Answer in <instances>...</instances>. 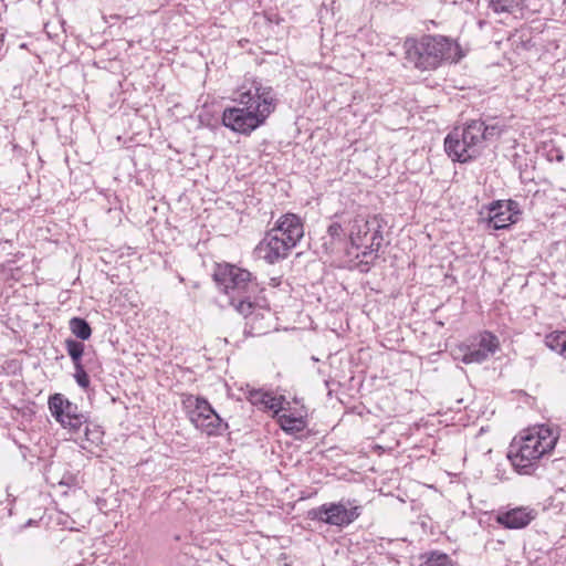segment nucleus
I'll list each match as a JSON object with an SVG mask.
<instances>
[{
	"label": "nucleus",
	"instance_id": "obj_25",
	"mask_svg": "<svg viewBox=\"0 0 566 566\" xmlns=\"http://www.w3.org/2000/svg\"><path fill=\"white\" fill-rule=\"evenodd\" d=\"M74 369H75V374H74L75 381L77 382V385L81 388L86 389L90 386V378H88L87 373L84 369L83 364L75 365Z\"/></svg>",
	"mask_w": 566,
	"mask_h": 566
},
{
	"label": "nucleus",
	"instance_id": "obj_2",
	"mask_svg": "<svg viewBox=\"0 0 566 566\" xmlns=\"http://www.w3.org/2000/svg\"><path fill=\"white\" fill-rule=\"evenodd\" d=\"M503 133L499 123L488 124L482 119H471L462 128L455 127L444 139L447 155L459 163L476 158L486 144L496 140Z\"/></svg>",
	"mask_w": 566,
	"mask_h": 566
},
{
	"label": "nucleus",
	"instance_id": "obj_22",
	"mask_svg": "<svg viewBox=\"0 0 566 566\" xmlns=\"http://www.w3.org/2000/svg\"><path fill=\"white\" fill-rule=\"evenodd\" d=\"M488 6L495 13H512L520 7L518 0H486Z\"/></svg>",
	"mask_w": 566,
	"mask_h": 566
},
{
	"label": "nucleus",
	"instance_id": "obj_19",
	"mask_svg": "<svg viewBox=\"0 0 566 566\" xmlns=\"http://www.w3.org/2000/svg\"><path fill=\"white\" fill-rule=\"evenodd\" d=\"M71 332L81 340H87L92 335V328L86 319L72 317L69 322Z\"/></svg>",
	"mask_w": 566,
	"mask_h": 566
},
{
	"label": "nucleus",
	"instance_id": "obj_12",
	"mask_svg": "<svg viewBox=\"0 0 566 566\" xmlns=\"http://www.w3.org/2000/svg\"><path fill=\"white\" fill-rule=\"evenodd\" d=\"M499 348V339L496 336L489 332L481 334L479 343L469 348L463 355V363L465 364H481L493 355Z\"/></svg>",
	"mask_w": 566,
	"mask_h": 566
},
{
	"label": "nucleus",
	"instance_id": "obj_24",
	"mask_svg": "<svg viewBox=\"0 0 566 566\" xmlns=\"http://www.w3.org/2000/svg\"><path fill=\"white\" fill-rule=\"evenodd\" d=\"M83 426H84V437L87 442H90L92 444H98L99 442H102L103 432L101 431V429L97 426H95V424L92 426L87 421Z\"/></svg>",
	"mask_w": 566,
	"mask_h": 566
},
{
	"label": "nucleus",
	"instance_id": "obj_9",
	"mask_svg": "<svg viewBox=\"0 0 566 566\" xmlns=\"http://www.w3.org/2000/svg\"><path fill=\"white\" fill-rule=\"evenodd\" d=\"M488 227L494 230L509 228L517 222L521 214L520 205L514 200H496L488 206Z\"/></svg>",
	"mask_w": 566,
	"mask_h": 566
},
{
	"label": "nucleus",
	"instance_id": "obj_27",
	"mask_svg": "<svg viewBox=\"0 0 566 566\" xmlns=\"http://www.w3.org/2000/svg\"><path fill=\"white\" fill-rule=\"evenodd\" d=\"M370 263L371 262L369 261L360 260L358 264L360 272H368L370 269Z\"/></svg>",
	"mask_w": 566,
	"mask_h": 566
},
{
	"label": "nucleus",
	"instance_id": "obj_3",
	"mask_svg": "<svg viewBox=\"0 0 566 566\" xmlns=\"http://www.w3.org/2000/svg\"><path fill=\"white\" fill-rule=\"evenodd\" d=\"M402 46L406 63L420 71L436 70L443 62L457 63L463 56L460 45L444 35L407 38Z\"/></svg>",
	"mask_w": 566,
	"mask_h": 566
},
{
	"label": "nucleus",
	"instance_id": "obj_6",
	"mask_svg": "<svg viewBox=\"0 0 566 566\" xmlns=\"http://www.w3.org/2000/svg\"><path fill=\"white\" fill-rule=\"evenodd\" d=\"M184 406L188 410L191 423L208 436H220L228 424L214 411L207 399L189 395L184 399Z\"/></svg>",
	"mask_w": 566,
	"mask_h": 566
},
{
	"label": "nucleus",
	"instance_id": "obj_26",
	"mask_svg": "<svg viewBox=\"0 0 566 566\" xmlns=\"http://www.w3.org/2000/svg\"><path fill=\"white\" fill-rule=\"evenodd\" d=\"M377 252H378V251H375V253H377ZM373 253H374V251H370V244H369V245H367V247L365 248V250H364L360 254H357V255H356V259H359V258L365 259V258H367L368 255H370V254H373ZM376 258H378V254H375V259H376Z\"/></svg>",
	"mask_w": 566,
	"mask_h": 566
},
{
	"label": "nucleus",
	"instance_id": "obj_7",
	"mask_svg": "<svg viewBox=\"0 0 566 566\" xmlns=\"http://www.w3.org/2000/svg\"><path fill=\"white\" fill-rule=\"evenodd\" d=\"M49 409L54 419L72 433H80L86 417L78 411L77 405L70 401L62 394H54L49 398Z\"/></svg>",
	"mask_w": 566,
	"mask_h": 566
},
{
	"label": "nucleus",
	"instance_id": "obj_14",
	"mask_svg": "<svg viewBox=\"0 0 566 566\" xmlns=\"http://www.w3.org/2000/svg\"><path fill=\"white\" fill-rule=\"evenodd\" d=\"M248 399L252 405L261 407L264 410H271L275 415L283 410L282 405L285 400L283 396L276 397L272 392L263 391L261 389L250 390Z\"/></svg>",
	"mask_w": 566,
	"mask_h": 566
},
{
	"label": "nucleus",
	"instance_id": "obj_23",
	"mask_svg": "<svg viewBox=\"0 0 566 566\" xmlns=\"http://www.w3.org/2000/svg\"><path fill=\"white\" fill-rule=\"evenodd\" d=\"M424 564L426 566H457L448 554L438 551L428 553Z\"/></svg>",
	"mask_w": 566,
	"mask_h": 566
},
{
	"label": "nucleus",
	"instance_id": "obj_4",
	"mask_svg": "<svg viewBox=\"0 0 566 566\" xmlns=\"http://www.w3.org/2000/svg\"><path fill=\"white\" fill-rule=\"evenodd\" d=\"M213 280L238 313L244 317L252 314L255 306L252 298L258 292V283L251 272L229 263L217 264Z\"/></svg>",
	"mask_w": 566,
	"mask_h": 566
},
{
	"label": "nucleus",
	"instance_id": "obj_11",
	"mask_svg": "<svg viewBox=\"0 0 566 566\" xmlns=\"http://www.w3.org/2000/svg\"><path fill=\"white\" fill-rule=\"evenodd\" d=\"M273 234L283 238L290 245L295 247L304 235L301 218L294 213L282 216L274 228L269 230Z\"/></svg>",
	"mask_w": 566,
	"mask_h": 566
},
{
	"label": "nucleus",
	"instance_id": "obj_21",
	"mask_svg": "<svg viewBox=\"0 0 566 566\" xmlns=\"http://www.w3.org/2000/svg\"><path fill=\"white\" fill-rule=\"evenodd\" d=\"M65 349L72 359L73 365H81L84 354V344L82 342L67 338L65 340Z\"/></svg>",
	"mask_w": 566,
	"mask_h": 566
},
{
	"label": "nucleus",
	"instance_id": "obj_8",
	"mask_svg": "<svg viewBox=\"0 0 566 566\" xmlns=\"http://www.w3.org/2000/svg\"><path fill=\"white\" fill-rule=\"evenodd\" d=\"M360 515V506H350L344 502L325 503L308 511L311 520L323 522L333 526H347Z\"/></svg>",
	"mask_w": 566,
	"mask_h": 566
},
{
	"label": "nucleus",
	"instance_id": "obj_18",
	"mask_svg": "<svg viewBox=\"0 0 566 566\" xmlns=\"http://www.w3.org/2000/svg\"><path fill=\"white\" fill-rule=\"evenodd\" d=\"M281 428L286 432H301L305 428V421L302 417H295L291 413H283L279 416Z\"/></svg>",
	"mask_w": 566,
	"mask_h": 566
},
{
	"label": "nucleus",
	"instance_id": "obj_17",
	"mask_svg": "<svg viewBox=\"0 0 566 566\" xmlns=\"http://www.w3.org/2000/svg\"><path fill=\"white\" fill-rule=\"evenodd\" d=\"M548 348L566 358V332H553L545 337Z\"/></svg>",
	"mask_w": 566,
	"mask_h": 566
},
{
	"label": "nucleus",
	"instance_id": "obj_16",
	"mask_svg": "<svg viewBox=\"0 0 566 566\" xmlns=\"http://www.w3.org/2000/svg\"><path fill=\"white\" fill-rule=\"evenodd\" d=\"M327 235L329 238V241H325L323 243V248L326 253H333L335 249V243L344 241L347 233L340 222H338L337 220H333L327 227Z\"/></svg>",
	"mask_w": 566,
	"mask_h": 566
},
{
	"label": "nucleus",
	"instance_id": "obj_15",
	"mask_svg": "<svg viewBox=\"0 0 566 566\" xmlns=\"http://www.w3.org/2000/svg\"><path fill=\"white\" fill-rule=\"evenodd\" d=\"M371 231V217L365 219L360 216L353 220L352 227L348 232V239L353 248H359L363 238Z\"/></svg>",
	"mask_w": 566,
	"mask_h": 566
},
{
	"label": "nucleus",
	"instance_id": "obj_20",
	"mask_svg": "<svg viewBox=\"0 0 566 566\" xmlns=\"http://www.w3.org/2000/svg\"><path fill=\"white\" fill-rule=\"evenodd\" d=\"M382 229H384V220L379 216L371 217V242H370V251H379L382 244Z\"/></svg>",
	"mask_w": 566,
	"mask_h": 566
},
{
	"label": "nucleus",
	"instance_id": "obj_13",
	"mask_svg": "<svg viewBox=\"0 0 566 566\" xmlns=\"http://www.w3.org/2000/svg\"><path fill=\"white\" fill-rule=\"evenodd\" d=\"M535 517L534 511L526 507H515L506 512L499 513L495 521L510 530H518L527 526Z\"/></svg>",
	"mask_w": 566,
	"mask_h": 566
},
{
	"label": "nucleus",
	"instance_id": "obj_5",
	"mask_svg": "<svg viewBox=\"0 0 566 566\" xmlns=\"http://www.w3.org/2000/svg\"><path fill=\"white\" fill-rule=\"evenodd\" d=\"M558 436L548 426L530 429L510 444L507 458L521 474H531L537 460L549 453L556 446Z\"/></svg>",
	"mask_w": 566,
	"mask_h": 566
},
{
	"label": "nucleus",
	"instance_id": "obj_1",
	"mask_svg": "<svg viewBox=\"0 0 566 566\" xmlns=\"http://www.w3.org/2000/svg\"><path fill=\"white\" fill-rule=\"evenodd\" d=\"M241 107L223 111L222 123L233 132L249 135L263 125L276 106V98L271 86L261 81H253L251 86L237 98Z\"/></svg>",
	"mask_w": 566,
	"mask_h": 566
},
{
	"label": "nucleus",
	"instance_id": "obj_10",
	"mask_svg": "<svg viewBox=\"0 0 566 566\" xmlns=\"http://www.w3.org/2000/svg\"><path fill=\"white\" fill-rule=\"evenodd\" d=\"M293 248L283 238L268 231L262 241L256 245L255 253L269 264H274L287 258Z\"/></svg>",
	"mask_w": 566,
	"mask_h": 566
}]
</instances>
